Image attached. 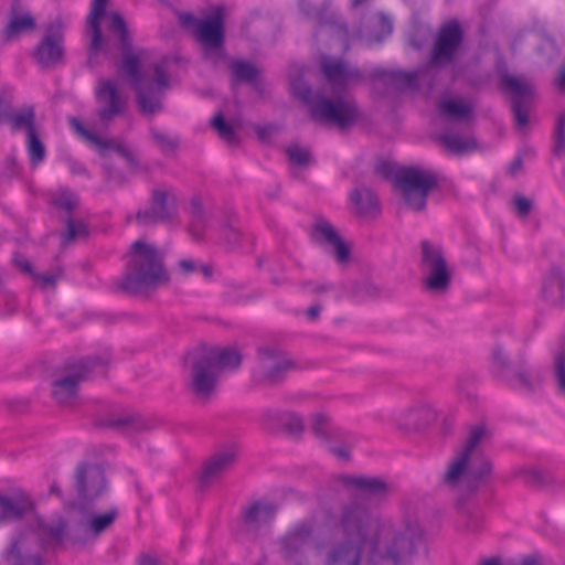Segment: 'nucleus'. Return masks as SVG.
I'll return each mask as SVG.
<instances>
[{
	"label": "nucleus",
	"instance_id": "f257e3e1",
	"mask_svg": "<svg viewBox=\"0 0 565 565\" xmlns=\"http://www.w3.org/2000/svg\"><path fill=\"white\" fill-rule=\"evenodd\" d=\"M335 530L340 539L328 546L324 565H408L427 552L420 524H396L372 513L359 499L340 507Z\"/></svg>",
	"mask_w": 565,
	"mask_h": 565
},
{
	"label": "nucleus",
	"instance_id": "f03ea898",
	"mask_svg": "<svg viewBox=\"0 0 565 565\" xmlns=\"http://www.w3.org/2000/svg\"><path fill=\"white\" fill-rule=\"evenodd\" d=\"M320 70L334 93V98L322 93L313 94L311 87L301 81L292 82L294 94L309 106L313 120L335 125L339 129L353 126L360 118L359 108L353 99L339 95L364 79L362 71L333 56H322Z\"/></svg>",
	"mask_w": 565,
	"mask_h": 565
},
{
	"label": "nucleus",
	"instance_id": "7ed1b4c3",
	"mask_svg": "<svg viewBox=\"0 0 565 565\" xmlns=\"http://www.w3.org/2000/svg\"><path fill=\"white\" fill-rule=\"evenodd\" d=\"M109 34L117 40L122 55L119 72L125 75L137 93L136 102L143 115H153L162 109V97L169 88V77L166 62L153 64L152 71L140 72V60L143 51H135L132 39L126 21L119 12L108 14Z\"/></svg>",
	"mask_w": 565,
	"mask_h": 565
},
{
	"label": "nucleus",
	"instance_id": "20e7f679",
	"mask_svg": "<svg viewBox=\"0 0 565 565\" xmlns=\"http://www.w3.org/2000/svg\"><path fill=\"white\" fill-rule=\"evenodd\" d=\"M120 287L130 295H146L168 284L164 253L143 239L135 241L128 252Z\"/></svg>",
	"mask_w": 565,
	"mask_h": 565
},
{
	"label": "nucleus",
	"instance_id": "39448f33",
	"mask_svg": "<svg viewBox=\"0 0 565 565\" xmlns=\"http://www.w3.org/2000/svg\"><path fill=\"white\" fill-rule=\"evenodd\" d=\"M188 359L192 365L191 388L203 401L213 393L218 371L236 369L242 363V355L232 348L200 347Z\"/></svg>",
	"mask_w": 565,
	"mask_h": 565
},
{
	"label": "nucleus",
	"instance_id": "423d86ee",
	"mask_svg": "<svg viewBox=\"0 0 565 565\" xmlns=\"http://www.w3.org/2000/svg\"><path fill=\"white\" fill-rule=\"evenodd\" d=\"M484 426L478 425L471 428L462 450L449 463L443 476V482L450 487L458 486L468 480L469 488L475 489L476 482L488 476L491 465L479 449V444L486 437Z\"/></svg>",
	"mask_w": 565,
	"mask_h": 565
},
{
	"label": "nucleus",
	"instance_id": "0eeeda50",
	"mask_svg": "<svg viewBox=\"0 0 565 565\" xmlns=\"http://www.w3.org/2000/svg\"><path fill=\"white\" fill-rule=\"evenodd\" d=\"M376 172L387 179L394 178V184L402 191L405 204L416 212L426 207L427 195L438 182L436 174L429 170L417 167L396 169L387 161L380 162Z\"/></svg>",
	"mask_w": 565,
	"mask_h": 565
},
{
	"label": "nucleus",
	"instance_id": "6e6552de",
	"mask_svg": "<svg viewBox=\"0 0 565 565\" xmlns=\"http://www.w3.org/2000/svg\"><path fill=\"white\" fill-rule=\"evenodd\" d=\"M180 24L192 30L200 42L204 57L216 64L225 56L224 50V12L217 8L213 14L205 19H198L192 13H179Z\"/></svg>",
	"mask_w": 565,
	"mask_h": 565
},
{
	"label": "nucleus",
	"instance_id": "1a4fd4ad",
	"mask_svg": "<svg viewBox=\"0 0 565 565\" xmlns=\"http://www.w3.org/2000/svg\"><path fill=\"white\" fill-rule=\"evenodd\" d=\"M420 282L424 291L446 295L451 286L452 271L449 268L440 246L423 241L419 260Z\"/></svg>",
	"mask_w": 565,
	"mask_h": 565
},
{
	"label": "nucleus",
	"instance_id": "9d476101",
	"mask_svg": "<svg viewBox=\"0 0 565 565\" xmlns=\"http://www.w3.org/2000/svg\"><path fill=\"white\" fill-rule=\"evenodd\" d=\"M108 359L89 356L81 360L68 374L52 383V396L61 405L71 404L77 394L78 384L90 377L94 372H104Z\"/></svg>",
	"mask_w": 565,
	"mask_h": 565
},
{
	"label": "nucleus",
	"instance_id": "9b49d317",
	"mask_svg": "<svg viewBox=\"0 0 565 565\" xmlns=\"http://www.w3.org/2000/svg\"><path fill=\"white\" fill-rule=\"evenodd\" d=\"M315 530V520H301L278 540V553L286 565H307L306 552L313 540Z\"/></svg>",
	"mask_w": 565,
	"mask_h": 565
},
{
	"label": "nucleus",
	"instance_id": "f8f14e48",
	"mask_svg": "<svg viewBox=\"0 0 565 565\" xmlns=\"http://www.w3.org/2000/svg\"><path fill=\"white\" fill-rule=\"evenodd\" d=\"M96 116L104 126H109L124 116L128 109L129 98L121 92L116 82L100 77L94 88Z\"/></svg>",
	"mask_w": 565,
	"mask_h": 565
},
{
	"label": "nucleus",
	"instance_id": "ddd939ff",
	"mask_svg": "<svg viewBox=\"0 0 565 565\" xmlns=\"http://www.w3.org/2000/svg\"><path fill=\"white\" fill-rule=\"evenodd\" d=\"M292 369L295 363L286 352L274 347H262L258 349L254 379L260 383L277 384Z\"/></svg>",
	"mask_w": 565,
	"mask_h": 565
},
{
	"label": "nucleus",
	"instance_id": "4468645a",
	"mask_svg": "<svg viewBox=\"0 0 565 565\" xmlns=\"http://www.w3.org/2000/svg\"><path fill=\"white\" fill-rule=\"evenodd\" d=\"M499 88L512 96L511 107L515 126L523 129L529 124L527 103L533 94L531 83L523 77L501 71L499 73Z\"/></svg>",
	"mask_w": 565,
	"mask_h": 565
},
{
	"label": "nucleus",
	"instance_id": "2eb2a0df",
	"mask_svg": "<svg viewBox=\"0 0 565 565\" xmlns=\"http://www.w3.org/2000/svg\"><path fill=\"white\" fill-rule=\"evenodd\" d=\"M462 40L463 32L458 21H450L441 25L434 41L429 64L435 67L451 64Z\"/></svg>",
	"mask_w": 565,
	"mask_h": 565
},
{
	"label": "nucleus",
	"instance_id": "dca6fc26",
	"mask_svg": "<svg viewBox=\"0 0 565 565\" xmlns=\"http://www.w3.org/2000/svg\"><path fill=\"white\" fill-rule=\"evenodd\" d=\"M44 554L45 548L35 535L24 532L12 537L3 557L10 565H45Z\"/></svg>",
	"mask_w": 565,
	"mask_h": 565
},
{
	"label": "nucleus",
	"instance_id": "f3484780",
	"mask_svg": "<svg viewBox=\"0 0 565 565\" xmlns=\"http://www.w3.org/2000/svg\"><path fill=\"white\" fill-rule=\"evenodd\" d=\"M177 214V198L171 190L154 189L150 205L138 211L136 221L139 225L149 226L170 222Z\"/></svg>",
	"mask_w": 565,
	"mask_h": 565
},
{
	"label": "nucleus",
	"instance_id": "a211bd4d",
	"mask_svg": "<svg viewBox=\"0 0 565 565\" xmlns=\"http://www.w3.org/2000/svg\"><path fill=\"white\" fill-rule=\"evenodd\" d=\"M64 33L60 22L50 23L34 49L33 56L41 67H55L64 60Z\"/></svg>",
	"mask_w": 565,
	"mask_h": 565
},
{
	"label": "nucleus",
	"instance_id": "6ab92c4d",
	"mask_svg": "<svg viewBox=\"0 0 565 565\" xmlns=\"http://www.w3.org/2000/svg\"><path fill=\"white\" fill-rule=\"evenodd\" d=\"M75 487L82 503L98 499L106 490L103 469L94 463H79L75 471Z\"/></svg>",
	"mask_w": 565,
	"mask_h": 565
},
{
	"label": "nucleus",
	"instance_id": "aec40b11",
	"mask_svg": "<svg viewBox=\"0 0 565 565\" xmlns=\"http://www.w3.org/2000/svg\"><path fill=\"white\" fill-rule=\"evenodd\" d=\"M312 241L331 254L340 264L345 263L350 257V248L332 224L319 218L315 222L311 232Z\"/></svg>",
	"mask_w": 565,
	"mask_h": 565
},
{
	"label": "nucleus",
	"instance_id": "412c9836",
	"mask_svg": "<svg viewBox=\"0 0 565 565\" xmlns=\"http://www.w3.org/2000/svg\"><path fill=\"white\" fill-rule=\"evenodd\" d=\"M33 510L34 502L23 489L0 491V524L20 521L31 514Z\"/></svg>",
	"mask_w": 565,
	"mask_h": 565
},
{
	"label": "nucleus",
	"instance_id": "4be33fe9",
	"mask_svg": "<svg viewBox=\"0 0 565 565\" xmlns=\"http://www.w3.org/2000/svg\"><path fill=\"white\" fill-rule=\"evenodd\" d=\"M107 0H94L92 10L87 17V33L90 38L88 47V65L95 66L97 64V56L100 52L108 53V47L105 44L103 33L100 30V20L106 17L109 21L108 13H106Z\"/></svg>",
	"mask_w": 565,
	"mask_h": 565
},
{
	"label": "nucleus",
	"instance_id": "5701e85b",
	"mask_svg": "<svg viewBox=\"0 0 565 565\" xmlns=\"http://www.w3.org/2000/svg\"><path fill=\"white\" fill-rule=\"evenodd\" d=\"M98 425L125 435L148 431L153 428L152 422L139 414H110L99 419Z\"/></svg>",
	"mask_w": 565,
	"mask_h": 565
},
{
	"label": "nucleus",
	"instance_id": "b1692460",
	"mask_svg": "<svg viewBox=\"0 0 565 565\" xmlns=\"http://www.w3.org/2000/svg\"><path fill=\"white\" fill-rule=\"evenodd\" d=\"M235 454L232 450L220 451L213 455L203 466L200 475V484L202 488L221 479L231 470L235 462Z\"/></svg>",
	"mask_w": 565,
	"mask_h": 565
},
{
	"label": "nucleus",
	"instance_id": "393cba45",
	"mask_svg": "<svg viewBox=\"0 0 565 565\" xmlns=\"http://www.w3.org/2000/svg\"><path fill=\"white\" fill-rule=\"evenodd\" d=\"M505 380L512 388L521 393L533 394L541 388L544 375L543 370L539 366H520Z\"/></svg>",
	"mask_w": 565,
	"mask_h": 565
},
{
	"label": "nucleus",
	"instance_id": "a878e982",
	"mask_svg": "<svg viewBox=\"0 0 565 565\" xmlns=\"http://www.w3.org/2000/svg\"><path fill=\"white\" fill-rule=\"evenodd\" d=\"M35 28L36 21L30 12H19L15 6H12L10 19L1 31L2 41L4 43L13 42L23 33L33 32Z\"/></svg>",
	"mask_w": 565,
	"mask_h": 565
},
{
	"label": "nucleus",
	"instance_id": "bb28decb",
	"mask_svg": "<svg viewBox=\"0 0 565 565\" xmlns=\"http://www.w3.org/2000/svg\"><path fill=\"white\" fill-rule=\"evenodd\" d=\"M278 508L268 501H255L244 509V523L248 531H258L275 518Z\"/></svg>",
	"mask_w": 565,
	"mask_h": 565
},
{
	"label": "nucleus",
	"instance_id": "cd10ccee",
	"mask_svg": "<svg viewBox=\"0 0 565 565\" xmlns=\"http://www.w3.org/2000/svg\"><path fill=\"white\" fill-rule=\"evenodd\" d=\"M342 482L345 487L356 490L361 495L367 499H381L385 498L387 494V484L381 478L344 476L342 478Z\"/></svg>",
	"mask_w": 565,
	"mask_h": 565
},
{
	"label": "nucleus",
	"instance_id": "c85d7f7f",
	"mask_svg": "<svg viewBox=\"0 0 565 565\" xmlns=\"http://www.w3.org/2000/svg\"><path fill=\"white\" fill-rule=\"evenodd\" d=\"M541 297L547 305L552 307L564 308L565 278L557 273L548 275L543 281Z\"/></svg>",
	"mask_w": 565,
	"mask_h": 565
},
{
	"label": "nucleus",
	"instance_id": "c756f323",
	"mask_svg": "<svg viewBox=\"0 0 565 565\" xmlns=\"http://www.w3.org/2000/svg\"><path fill=\"white\" fill-rule=\"evenodd\" d=\"M371 77L374 81L383 82L385 85L393 86L397 89L413 88L417 81L415 73L390 71L385 68H374L371 72Z\"/></svg>",
	"mask_w": 565,
	"mask_h": 565
},
{
	"label": "nucleus",
	"instance_id": "7c9ffc66",
	"mask_svg": "<svg viewBox=\"0 0 565 565\" xmlns=\"http://www.w3.org/2000/svg\"><path fill=\"white\" fill-rule=\"evenodd\" d=\"M439 143L449 153L461 156L477 149V141L472 137H463L454 131H446L437 137Z\"/></svg>",
	"mask_w": 565,
	"mask_h": 565
},
{
	"label": "nucleus",
	"instance_id": "2f4dec72",
	"mask_svg": "<svg viewBox=\"0 0 565 565\" xmlns=\"http://www.w3.org/2000/svg\"><path fill=\"white\" fill-rule=\"evenodd\" d=\"M350 201L356 214L366 216L374 215L380 211L377 196L369 188H359L352 191Z\"/></svg>",
	"mask_w": 565,
	"mask_h": 565
},
{
	"label": "nucleus",
	"instance_id": "473e14b6",
	"mask_svg": "<svg viewBox=\"0 0 565 565\" xmlns=\"http://www.w3.org/2000/svg\"><path fill=\"white\" fill-rule=\"evenodd\" d=\"M439 113L448 120L462 121L472 116V107L461 99H443L438 104Z\"/></svg>",
	"mask_w": 565,
	"mask_h": 565
},
{
	"label": "nucleus",
	"instance_id": "72a5a7b5",
	"mask_svg": "<svg viewBox=\"0 0 565 565\" xmlns=\"http://www.w3.org/2000/svg\"><path fill=\"white\" fill-rule=\"evenodd\" d=\"M7 124L13 131L25 130V134L36 130L35 110L32 105L14 110Z\"/></svg>",
	"mask_w": 565,
	"mask_h": 565
},
{
	"label": "nucleus",
	"instance_id": "f704fd0d",
	"mask_svg": "<svg viewBox=\"0 0 565 565\" xmlns=\"http://www.w3.org/2000/svg\"><path fill=\"white\" fill-rule=\"evenodd\" d=\"M228 68L231 71L233 85L238 83H253L258 77L257 67L254 64L243 60H231L228 63Z\"/></svg>",
	"mask_w": 565,
	"mask_h": 565
},
{
	"label": "nucleus",
	"instance_id": "c9c22d12",
	"mask_svg": "<svg viewBox=\"0 0 565 565\" xmlns=\"http://www.w3.org/2000/svg\"><path fill=\"white\" fill-rule=\"evenodd\" d=\"M68 122L77 135H79L85 140L89 141L90 143L95 145L102 151L107 149L115 150V145H118V141L115 139H103L95 132L89 131L85 128L82 121L75 117H70Z\"/></svg>",
	"mask_w": 565,
	"mask_h": 565
},
{
	"label": "nucleus",
	"instance_id": "e433bc0d",
	"mask_svg": "<svg viewBox=\"0 0 565 565\" xmlns=\"http://www.w3.org/2000/svg\"><path fill=\"white\" fill-rule=\"evenodd\" d=\"M188 213L191 217L189 227L190 233L195 239H200L202 236V231L205 226V214L200 198H192L188 209Z\"/></svg>",
	"mask_w": 565,
	"mask_h": 565
},
{
	"label": "nucleus",
	"instance_id": "4c0bfd02",
	"mask_svg": "<svg viewBox=\"0 0 565 565\" xmlns=\"http://www.w3.org/2000/svg\"><path fill=\"white\" fill-rule=\"evenodd\" d=\"M220 234L225 246L230 250H236L243 247V234L241 233L237 220L231 218L226 223L222 224Z\"/></svg>",
	"mask_w": 565,
	"mask_h": 565
},
{
	"label": "nucleus",
	"instance_id": "58836bf2",
	"mask_svg": "<svg viewBox=\"0 0 565 565\" xmlns=\"http://www.w3.org/2000/svg\"><path fill=\"white\" fill-rule=\"evenodd\" d=\"M67 529V522L63 518H58L49 524H41L40 530L47 543L62 542Z\"/></svg>",
	"mask_w": 565,
	"mask_h": 565
},
{
	"label": "nucleus",
	"instance_id": "ea45409f",
	"mask_svg": "<svg viewBox=\"0 0 565 565\" xmlns=\"http://www.w3.org/2000/svg\"><path fill=\"white\" fill-rule=\"evenodd\" d=\"M310 429L318 438L323 440H328L333 433L331 419L323 413H316L311 416Z\"/></svg>",
	"mask_w": 565,
	"mask_h": 565
},
{
	"label": "nucleus",
	"instance_id": "a19ab883",
	"mask_svg": "<svg viewBox=\"0 0 565 565\" xmlns=\"http://www.w3.org/2000/svg\"><path fill=\"white\" fill-rule=\"evenodd\" d=\"M408 415L413 417L409 424L416 428H420L424 425L436 419L435 411L430 405L427 404L411 407L408 409Z\"/></svg>",
	"mask_w": 565,
	"mask_h": 565
},
{
	"label": "nucleus",
	"instance_id": "79ce46f5",
	"mask_svg": "<svg viewBox=\"0 0 565 565\" xmlns=\"http://www.w3.org/2000/svg\"><path fill=\"white\" fill-rule=\"evenodd\" d=\"M25 143L31 163L39 164L42 162L45 158L46 151L36 130L26 135Z\"/></svg>",
	"mask_w": 565,
	"mask_h": 565
},
{
	"label": "nucleus",
	"instance_id": "37998d69",
	"mask_svg": "<svg viewBox=\"0 0 565 565\" xmlns=\"http://www.w3.org/2000/svg\"><path fill=\"white\" fill-rule=\"evenodd\" d=\"M211 126L214 130L217 131L220 138L228 142L230 145H234L237 142V135L234 131L233 127L225 121L222 113H217L211 119Z\"/></svg>",
	"mask_w": 565,
	"mask_h": 565
},
{
	"label": "nucleus",
	"instance_id": "c03bdc74",
	"mask_svg": "<svg viewBox=\"0 0 565 565\" xmlns=\"http://www.w3.org/2000/svg\"><path fill=\"white\" fill-rule=\"evenodd\" d=\"M88 235V228L85 223L82 221H75L72 217H67L66 220V231L62 235V244L67 245L71 242L86 237Z\"/></svg>",
	"mask_w": 565,
	"mask_h": 565
},
{
	"label": "nucleus",
	"instance_id": "a18cd8bd",
	"mask_svg": "<svg viewBox=\"0 0 565 565\" xmlns=\"http://www.w3.org/2000/svg\"><path fill=\"white\" fill-rule=\"evenodd\" d=\"M372 20H374L379 24L381 31L379 33L367 32L366 29L363 25H361L359 28L360 35L367 34L370 35V38L375 39L376 41H382L384 36L392 33V22L386 15H384L383 13H377L372 17Z\"/></svg>",
	"mask_w": 565,
	"mask_h": 565
},
{
	"label": "nucleus",
	"instance_id": "49530a36",
	"mask_svg": "<svg viewBox=\"0 0 565 565\" xmlns=\"http://www.w3.org/2000/svg\"><path fill=\"white\" fill-rule=\"evenodd\" d=\"M117 515L118 512L115 508L104 514L94 515L89 521V530L95 534L102 533L115 522Z\"/></svg>",
	"mask_w": 565,
	"mask_h": 565
},
{
	"label": "nucleus",
	"instance_id": "de8ad7c7",
	"mask_svg": "<svg viewBox=\"0 0 565 565\" xmlns=\"http://www.w3.org/2000/svg\"><path fill=\"white\" fill-rule=\"evenodd\" d=\"M279 420L282 427L292 436L300 435L305 429L303 419L296 413L285 412L280 415Z\"/></svg>",
	"mask_w": 565,
	"mask_h": 565
},
{
	"label": "nucleus",
	"instance_id": "09e8293b",
	"mask_svg": "<svg viewBox=\"0 0 565 565\" xmlns=\"http://www.w3.org/2000/svg\"><path fill=\"white\" fill-rule=\"evenodd\" d=\"M301 11L309 18L322 21L326 12V0H300Z\"/></svg>",
	"mask_w": 565,
	"mask_h": 565
},
{
	"label": "nucleus",
	"instance_id": "8fccbe9b",
	"mask_svg": "<svg viewBox=\"0 0 565 565\" xmlns=\"http://www.w3.org/2000/svg\"><path fill=\"white\" fill-rule=\"evenodd\" d=\"M151 136L156 142V145L161 149L164 153H171L174 152L178 147V140L171 138L167 134L151 129Z\"/></svg>",
	"mask_w": 565,
	"mask_h": 565
},
{
	"label": "nucleus",
	"instance_id": "3c124183",
	"mask_svg": "<svg viewBox=\"0 0 565 565\" xmlns=\"http://www.w3.org/2000/svg\"><path fill=\"white\" fill-rule=\"evenodd\" d=\"M492 367L502 374L510 366V359L505 350L501 345H495L491 352Z\"/></svg>",
	"mask_w": 565,
	"mask_h": 565
},
{
	"label": "nucleus",
	"instance_id": "603ef678",
	"mask_svg": "<svg viewBox=\"0 0 565 565\" xmlns=\"http://www.w3.org/2000/svg\"><path fill=\"white\" fill-rule=\"evenodd\" d=\"M286 153L289 158V161L298 166H307L311 159L309 150L297 145L288 147Z\"/></svg>",
	"mask_w": 565,
	"mask_h": 565
},
{
	"label": "nucleus",
	"instance_id": "864d4df0",
	"mask_svg": "<svg viewBox=\"0 0 565 565\" xmlns=\"http://www.w3.org/2000/svg\"><path fill=\"white\" fill-rule=\"evenodd\" d=\"M511 204L514 213L520 218L527 217L533 207V202L521 194H515L511 201Z\"/></svg>",
	"mask_w": 565,
	"mask_h": 565
},
{
	"label": "nucleus",
	"instance_id": "5fc2aeb1",
	"mask_svg": "<svg viewBox=\"0 0 565 565\" xmlns=\"http://www.w3.org/2000/svg\"><path fill=\"white\" fill-rule=\"evenodd\" d=\"M62 269L57 268L54 271H47L43 274L33 273L31 276L42 288L52 287L54 288L56 281L62 277Z\"/></svg>",
	"mask_w": 565,
	"mask_h": 565
},
{
	"label": "nucleus",
	"instance_id": "6e6d98bb",
	"mask_svg": "<svg viewBox=\"0 0 565 565\" xmlns=\"http://www.w3.org/2000/svg\"><path fill=\"white\" fill-rule=\"evenodd\" d=\"M463 519H465V527L467 531L475 533L481 530L483 524V515L479 511H465L463 512Z\"/></svg>",
	"mask_w": 565,
	"mask_h": 565
},
{
	"label": "nucleus",
	"instance_id": "4d7b16f0",
	"mask_svg": "<svg viewBox=\"0 0 565 565\" xmlns=\"http://www.w3.org/2000/svg\"><path fill=\"white\" fill-rule=\"evenodd\" d=\"M77 198L70 192H63L53 199V204L66 212H72L77 206Z\"/></svg>",
	"mask_w": 565,
	"mask_h": 565
},
{
	"label": "nucleus",
	"instance_id": "13d9d810",
	"mask_svg": "<svg viewBox=\"0 0 565 565\" xmlns=\"http://www.w3.org/2000/svg\"><path fill=\"white\" fill-rule=\"evenodd\" d=\"M520 477L531 487H539L544 482L543 475L539 470L532 468L522 469L520 471Z\"/></svg>",
	"mask_w": 565,
	"mask_h": 565
},
{
	"label": "nucleus",
	"instance_id": "bf43d9fd",
	"mask_svg": "<svg viewBox=\"0 0 565 565\" xmlns=\"http://www.w3.org/2000/svg\"><path fill=\"white\" fill-rule=\"evenodd\" d=\"M555 373L559 388L565 392V349L555 355Z\"/></svg>",
	"mask_w": 565,
	"mask_h": 565
},
{
	"label": "nucleus",
	"instance_id": "052dcab7",
	"mask_svg": "<svg viewBox=\"0 0 565 565\" xmlns=\"http://www.w3.org/2000/svg\"><path fill=\"white\" fill-rule=\"evenodd\" d=\"M13 111L12 98L10 96L0 95V122H7Z\"/></svg>",
	"mask_w": 565,
	"mask_h": 565
},
{
	"label": "nucleus",
	"instance_id": "680f3d73",
	"mask_svg": "<svg viewBox=\"0 0 565 565\" xmlns=\"http://www.w3.org/2000/svg\"><path fill=\"white\" fill-rule=\"evenodd\" d=\"M198 266H199V262H196L192 258L181 259L178 263V267H179L180 271L185 276L196 273Z\"/></svg>",
	"mask_w": 565,
	"mask_h": 565
},
{
	"label": "nucleus",
	"instance_id": "e2e57ef3",
	"mask_svg": "<svg viewBox=\"0 0 565 565\" xmlns=\"http://www.w3.org/2000/svg\"><path fill=\"white\" fill-rule=\"evenodd\" d=\"M120 157H122L129 164L136 166L137 160L134 156V153L124 145L118 142V145H115V150Z\"/></svg>",
	"mask_w": 565,
	"mask_h": 565
},
{
	"label": "nucleus",
	"instance_id": "0e129e2a",
	"mask_svg": "<svg viewBox=\"0 0 565 565\" xmlns=\"http://www.w3.org/2000/svg\"><path fill=\"white\" fill-rule=\"evenodd\" d=\"M565 141V114L562 115L557 120L556 128V142L558 146L563 147Z\"/></svg>",
	"mask_w": 565,
	"mask_h": 565
},
{
	"label": "nucleus",
	"instance_id": "69168bd1",
	"mask_svg": "<svg viewBox=\"0 0 565 565\" xmlns=\"http://www.w3.org/2000/svg\"><path fill=\"white\" fill-rule=\"evenodd\" d=\"M105 180L107 182H117V183H122L124 182V177L120 172H117L113 169H110L109 167H106L105 166Z\"/></svg>",
	"mask_w": 565,
	"mask_h": 565
},
{
	"label": "nucleus",
	"instance_id": "338daca9",
	"mask_svg": "<svg viewBox=\"0 0 565 565\" xmlns=\"http://www.w3.org/2000/svg\"><path fill=\"white\" fill-rule=\"evenodd\" d=\"M68 169L73 174H85L88 175L86 167L76 160L68 161Z\"/></svg>",
	"mask_w": 565,
	"mask_h": 565
},
{
	"label": "nucleus",
	"instance_id": "774afa93",
	"mask_svg": "<svg viewBox=\"0 0 565 565\" xmlns=\"http://www.w3.org/2000/svg\"><path fill=\"white\" fill-rule=\"evenodd\" d=\"M512 565H543V563L540 557L535 555H529L518 562H514Z\"/></svg>",
	"mask_w": 565,
	"mask_h": 565
}]
</instances>
